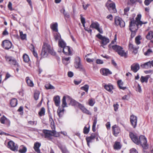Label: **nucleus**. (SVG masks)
<instances>
[{
	"mask_svg": "<svg viewBox=\"0 0 153 153\" xmlns=\"http://www.w3.org/2000/svg\"><path fill=\"white\" fill-rule=\"evenodd\" d=\"M80 20L81 22L82 25V26L84 27H85V18L82 17V14L80 15Z\"/></svg>",
	"mask_w": 153,
	"mask_h": 153,
	"instance_id": "nucleus-47",
	"label": "nucleus"
},
{
	"mask_svg": "<svg viewBox=\"0 0 153 153\" xmlns=\"http://www.w3.org/2000/svg\"><path fill=\"white\" fill-rule=\"evenodd\" d=\"M58 45L59 47L63 48L66 46V43L62 39L59 40V41Z\"/></svg>",
	"mask_w": 153,
	"mask_h": 153,
	"instance_id": "nucleus-32",
	"label": "nucleus"
},
{
	"mask_svg": "<svg viewBox=\"0 0 153 153\" xmlns=\"http://www.w3.org/2000/svg\"><path fill=\"white\" fill-rule=\"evenodd\" d=\"M62 48L63 52L66 55H70L71 54V52L69 46H66Z\"/></svg>",
	"mask_w": 153,
	"mask_h": 153,
	"instance_id": "nucleus-20",
	"label": "nucleus"
},
{
	"mask_svg": "<svg viewBox=\"0 0 153 153\" xmlns=\"http://www.w3.org/2000/svg\"><path fill=\"white\" fill-rule=\"evenodd\" d=\"M112 48L113 49L117 52L121 56L124 57L125 58L127 57V54L123 50V48L122 47L117 45H113Z\"/></svg>",
	"mask_w": 153,
	"mask_h": 153,
	"instance_id": "nucleus-4",
	"label": "nucleus"
},
{
	"mask_svg": "<svg viewBox=\"0 0 153 153\" xmlns=\"http://www.w3.org/2000/svg\"><path fill=\"white\" fill-rule=\"evenodd\" d=\"M130 122L131 125L134 128H135L137 125V117L133 115H132L130 117Z\"/></svg>",
	"mask_w": 153,
	"mask_h": 153,
	"instance_id": "nucleus-11",
	"label": "nucleus"
},
{
	"mask_svg": "<svg viewBox=\"0 0 153 153\" xmlns=\"http://www.w3.org/2000/svg\"><path fill=\"white\" fill-rule=\"evenodd\" d=\"M53 100L54 102L55 105L56 106L59 105L60 103V98L59 96H56L53 97Z\"/></svg>",
	"mask_w": 153,
	"mask_h": 153,
	"instance_id": "nucleus-22",
	"label": "nucleus"
},
{
	"mask_svg": "<svg viewBox=\"0 0 153 153\" xmlns=\"http://www.w3.org/2000/svg\"><path fill=\"white\" fill-rule=\"evenodd\" d=\"M78 107L80 108V109L82 111L84 110V109H85L86 108L84 107V106L82 104H81L80 103L78 105Z\"/></svg>",
	"mask_w": 153,
	"mask_h": 153,
	"instance_id": "nucleus-63",
	"label": "nucleus"
},
{
	"mask_svg": "<svg viewBox=\"0 0 153 153\" xmlns=\"http://www.w3.org/2000/svg\"><path fill=\"white\" fill-rule=\"evenodd\" d=\"M27 149L26 147L22 145L19 147V152L20 153H25L27 152Z\"/></svg>",
	"mask_w": 153,
	"mask_h": 153,
	"instance_id": "nucleus-31",
	"label": "nucleus"
},
{
	"mask_svg": "<svg viewBox=\"0 0 153 153\" xmlns=\"http://www.w3.org/2000/svg\"><path fill=\"white\" fill-rule=\"evenodd\" d=\"M96 137V134L95 133H92L90 137H87L86 138V140L87 142L91 143L93 140H94Z\"/></svg>",
	"mask_w": 153,
	"mask_h": 153,
	"instance_id": "nucleus-21",
	"label": "nucleus"
},
{
	"mask_svg": "<svg viewBox=\"0 0 153 153\" xmlns=\"http://www.w3.org/2000/svg\"><path fill=\"white\" fill-rule=\"evenodd\" d=\"M153 0H145L144 3L146 6H148Z\"/></svg>",
	"mask_w": 153,
	"mask_h": 153,
	"instance_id": "nucleus-59",
	"label": "nucleus"
},
{
	"mask_svg": "<svg viewBox=\"0 0 153 153\" xmlns=\"http://www.w3.org/2000/svg\"><path fill=\"white\" fill-rule=\"evenodd\" d=\"M140 65L138 63H134L131 66V70L134 73L137 72L140 69Z\"/></svg>",
	"mask_w": 153,
	"mask_h": 153,
	"instance_id": "nucleus-14",
	"label": "nucleus"
},
{
	"mask_svg": "<svg viewBox=\"0 0 153 153\" xmlns=\"http://www.w3.org/2000/svg\"><path fill=\"white\" fill-rule=\"evenodd\" d=\"M24 61L25 62H28L29 60L30 59L29 56L26 54H24L23 56Z\"/></svg>",
	"mask_w": 153,
	"mask_h": 153,
	"instance_id": "nucleus-42",
	"label": "nucleus"
},
{
	"mask_svg": "<svg viewBox=\"0 0 153 153\" xmlns=\"http://www.w3.org/2000/svg\"><path fill=\"white\" fill-rule=\"evenodd\" d=\"M0 122L1 123L4 124L8 126H10V120L4 116H3L0 118Z\"/></svg>",
	"mask_w": 153,
	"mask_h": 153,
	"instance_id": "nucleus-13",
	"label": "nucleus"
},
{
	"mask_svg": "<svg viewBox=\"0 0 153 153\" xmlns=\"http://www.w3.org/2000/svg\"><path fill=\"white\" fill-rule=\"evenodd\" d=\"M84 29L85 31H87L88 33H90V34L91 33L92 30L91 29V28H88L87 27H85V26Z\"/></svg>",
	"mask_w": 153,
	"mask_h": 153,
	"instance_id": "nucleus-60",
	"label": "nucleus"
},
{
	"mask_svg": "<svg viewBox=\"0 0 153 153\" xmlns=\"http://www.w3.org/2000/svg\"><path fill=\"white\" fill-rule=\"evenodd\" d=\"M146 38L148 39H151L153 38V32L149 31L146 36Z\"/></svg>",
	"mask_w": 153,
	"mask_h": 153,
	"instance_id": "nucleus-41",
	"label": "nucleus"
},
{
	"mask_svg": "<svg viewBox=\"0 0 153 153\" xmlns=\"http://www.w3.org/2000/svg\"><path fill=\"white\" fill-rule=\"evenodd\" d=\"M106 6L111 13L117 12L115 3L111 0H108L106 4Z\"/></svg>",
	"mask_w": 153,
	"mask_h": 153,
	"instance_id": "nucleus-5",
	"label": "nucleus"
},
{
	"mask_svg": "<svg viewBox=\"0 0 153 153\" xmlns=\"http://www.w3.org/2000/svg\"><path fill=\"white\" fill-rule=\"evenodd\" d=\"M129 30L131 31V38H133L136 35V30H135L133 31L132 28H129Z\"/></svg>",
	"mask_w": 153,
	"mask_h": 153,
	"instance_id": "nucleus-51",
	"label": "nucleus"
},
{
	"mask_svg": "<svg viewBox=\"0 0 153 153\" xmlns=\"http://www.w3.org/2000/svg\"><path fill=\"white\" fill-rule=\"evenodd\" d=\"M114 22L116 25H120L121 27H123L125 26V22L122 19L118 16H116L114 18Z\"/></svg>",
	"mask_w": 153,
	"mask_h": 153,
	"instance_id": "nucleus-9",
	"label": "nucleus"
},
{
	"mask_svg": "<svg viewBox=\"0 0 153 153\" xmlns=\"http://www.w3.org/2000/svg\"><path fill=\"white\" fill-rule=\"evenodd\" d=\"M90 126H89L88 128L86 126H85L83 129V133L85 134H88L89 131Z\"/></svg>",
	"mask_w": 153,
	"mask_h": 153,
	"instance_id": "nucleus-48",
	"label": "nucleus"
},
{
	"mask_svg": "<svg viewBox=\"0 0 153 153\" xmlns=\"http://www.w3.org/2000/svg\"><path fill=\"white\" fill-rule=\"evenodd\" d=\"M140 66L143 68L148 69L151 68L150 61L141 65Z\"/></svg>",
	"mask_w": 153,
	"mask_h": 153,
	"instance_id": "nucleus-26",
	"label": "nucleus"
},
{
	"mask_svg": "<svg viewBox=\"0 0 153 153\" xmlns=\"http://www.w3.org/2000/svg\"><path fill=\"white\" fill-rule=\"evenodd\" d=\"M7 147L13 151H17L18 150V145L12 140L8 142Z\"/></svg>",
	"mask_w": 153,
	"mask_h": 153,
	"instance_id": "nucleus-8",
	"label": "nucleus"
},
{
	"mask_svg": "<svg viewBox=\"0 0 153 153\" xmlns=\"http://www.w3.org/2000/svg\"><path fill=\"white\" fill-rule=\"evenodd\" d=\"M5 58L6 61L10 64L13 65L14 66H19V64L16 60L13 57L6 55Z\"/></svg>",
	"mask_w": 153,
	"mask_h": 153,
	"instance_id": "nucleus-7",
	"label": "nucleus"
},
{
	"mask_svg": "<svg viewBox=\"0 0 153 153\" xmlns=\"http://www.w3.org/2000/svg\"><path fill=\"white\" fill-rule=\"evenodd\" d=\"M122 146L120 142L116 141L114 143L113 147L114 149L115 150H119L121 149Z\"/></svg>",
	"mask_w": 153,
	"mask_h": 153,
	"instance_id": "nucleus-23",
	"label": "nucleus"
},
{
	"mask_svg": "<svg viewBox=\"0 0 153 153\" xmlns=\"http://www.w3.org/2000/svg\"><path fill=\"white\" fill-rule=\"evenodd\" d=\"M100 71L101 74L104 76H107L112 74L111 72L107 68H102L100 70Z\"/></svg>",
	"mask_w": 153,
	"mask_h": 153,
	"instance_id": "nucleus-16",
	"label": "nucleus"
},
{
	"mask_svg": "<svg viewBox=\"0 0 153 153\" xmlns=\"http://www.w3.org/2000/svg\"><path fill=\"white\" fill-rule=\"evenodd\" d=\"M74 66L76 68L79 69L80 71H85V68L81 64V59L79 56L76 57L75 59Z\"/></svg>",
	"mask_w": 153,
	"mask_h": 153,
	"instance_id": "nucleus-6",
	"label": "nucleus"
},
{
	"mask_svg": "<svg viewBox=\"0 0 153 153\" xmlns=\"http://www.w3.org/2000/svg\"><path fill=\"white\" fill-rule=\"evenodd\" d=\"M112 128L113 135L116 137L117 136L120 131V128L117 125H115L112 126Z\"/></svg>",
	"mask_w": 153,
	"mask_h": 153,
	"instance_id": "nucleus-12",
	"label": "nucleus"
},
{
	"mask_svg": "<svg viewBox=\"0 0 153 153\" xmlns=\"http://www.w3.org/2000/svg\"><path fill=\"white\" fill-rule=\"evenodd\" d=\"M52 131H50L47 130H43V132L45 134V138L50 139H52V134H51Z\"/></svg>",
	"mask_w": 153,
	"mask_h": 153,
	"instance_id": "nucleus-15",
	"label": "nucleus"
},
{
	"mask_svg": "<svg viewBox=\"0 0 153 153\" xmlns=\"http://www.w3.org/2000/svg\"><path fill=\"white\" fill-rule=\"evenodd\" d=\"M57 113L59 117H62L64 114V109H61V108H59L57 110Z\"/></svg>",
	"mask_w": 153,
	"mask_h": 153,
	"instance_id": "nucleus-37",
	"label": "nucleus"
},
{
	"mask_svg": "<svg viewBox=\"0 0 153 153\" xmlns=\"http://www.w3.org/2000/svg\"><path fill=\"white\" fill-rule=\"evenodd\" d=\"M41 146V144L40 143L36 142L34 143L33 148L35 152L37 153H40L41 152L39 149V148Z\"/></svg>",
	"mask_w": 153,
	"mask_h": 153,
	"instance_id": "nucleus-19",
	"label": "nucleus"
},
{
	"mask_svg": "<svg viewBox=\"0 0 153 153\" xmlns=\"http://www.w3.org/2000/svg\"><path fill=\"white\" fill-rule=\"evenodd\" d=\"M96 36L100 40L99 42L101 45L100 46L105 48V45L110 42L109 39L105 36H103L100 33L97 34Z\"/></svg>",
	"mask_w": 153,
	"mask_h": 153,
	"instance_id": "nucleus-3",
	"label": "nucleus"
},
{
	"mask_svg": "<svg viewBox=\"0 0 153 153\" xmlns=\"http://www.w3.org/2000/svg\"><path fill=\"white\" fill-rule=\"evenodd\" d=\"M137 2H138L139 3L141 4L142 3V1L141 0H129L127 4L131 6H133Z\"/></svg>",
	"mask_w": 153,
	"mask_h": 153,
	"instance_id": "nucleus-25",
	"label": "nucleus"
},
{
	"mask_svg": "<svg viewBox=\"0 0 153 153\" xmlns=\"http://www.w3.org/2000/svg\"><path fill=\"white\" fill-rule=\"evenodd\" d=\"M47 52L51 53V54L54 55L55 53L51 49L50 45L45 43L44 44L42 50L41 55L43 58L46 57L48 55Z\"/></svg>",
	"mask_w": 153,
	"mask_h": 153,
	"instance_id": "nucleus-2",
	"label": "nucleus"
},
{
	"mask_svg": "<svg viewBox=\"0 0 153 153\" xmlns=\"http://www.w3.org/2000/svg\"><path fill=\"white\" fill-rule=\"evenodd\" d=\"M100 25V24L97 22H93L90 26V27L96 29Z\"/></svg>",
	"mask_w": 153,
	"mask_h": 153,
	"instance_id": "nucleus-28",
	"label": "nucleus"
},
{
	"mask_svg": "<svg viewBox=\"0 0 153 153\" xmlns=\"http://www.w3.org/2000/svg\"><path fill=\"white\" fill-rule=\"evenodd\" d=\"M141 18V15L140 14H138L137 17L135 18V20L136 22H137V24H139L140 26H141L143 24H146L147 23V22H143L142 21H140V19Z\"/></svg>",
	"mask_w": 153,
	"mask_h": 153,
	"instance_id": "nucleus-18",
	"label": "nucleus"
},
{
	"mask_svg": "<svg viewBox=\"0 0 153 153\" xmlns=\"http://www.w3.org/2000/svg\"><path fill=\"white\" fill-rule=\"evenodd\" d=\"M54 37L56 41L59 40L61 39V36L60 33L58 32L54 34Z\"/></svg>",
	"mask_w": 153,
	"mask_h": 153,
	"instance_id": "nucleus-38",
	"label": "nucleus"
},
{
	"mask_svg": "<svg viewBox=\"0 0 153 153\" xmlns=\"http://www.w3.org/2000/svg\"><path fill=\"white\" fill-rule=\"evenodd\" d=\"M152 52V49H148L147 51L144 53V55L146 56H149L150 54Z\"/></svg>",
	"mask_w": 153,
	"mask_h": 153,
	"instance_id": "nucleus-57",
	"label": "nucleus"
},
{
	"mask_svg": "<svg viewBox=\"0 0 153 153\" xmlns=\"http://www.w3.org/2000/svg\"><path fill=\"white\" fill-rule=\"evenodd\" d=\"M26 80L27 84L28 86L31 87L33 86L34 84L33 82L29 79L28 77H26Z\"/></svg>",
	"mask_w": 153,
	"mask_h": 153,
	"instance_id": "nucleus-36",
	"label": "nucleus"
},
{
	"mask_svg": "<svg viewBox=\"0 0 153 153\" xmlns=\"http://www.w3.org/2000/svg\"><path fill=\"white\" fill-rule=\"evenodd\" d=\"M95 103L94 100L89 99V105L91 106H93Z\"/></svg>",
	"mask_w": 153,
	"mask_h": 153,
	"instance_id": "nucleus-55",
	"label": "nucleus"
},
{
	"mask_svg": "<svg viewBox=\"0 0 153 153\" xmlns=\"http://www.w3.org/2000/svg\"><path fill=\"white\" fill-rule=\"evenodd\" d=\"M129 10L130 7H127L124 8V15L128 16V12L129 11Z\"/></svg>",
	"mask_w": 153,
	"mask_h": 153,
	"instance_id": "nucleus-52",
	"label": "nucleus"
},
{
	"mask_svg": "<svg viewBox=\"0 0 153 153\" xmlns=\"http://www.w3.org/2000/svg\"><path fill=\"white\" fill-rule=\"evenodd\" d=\"M136 91L139 92V93H141L142 92V90L141 87L139 84H138L137 87H136Z\"/></svg>",
	"mask_w": 153,
	"mask_h": 153,
	"instance_id": "nucleus-58",
	"label": "nucleus"
},
{
	"mask_svg": "<svg viewBox=\"0 0 153 153\" xmlns=\"http://www.w3.org/2000/svg\"><path fill=\"white\" fill-rule=\"evenodd\" d=\"M62 106L63 108H64L67 106V103L66 101V97L64 96L62 100Z\"/></svg>",
	"mask_w": 153,
	"mask_h": 153,
	"instance_id": "nucleus-46",
	"label": "nucleus"
},
{
	"mask_svg": "<svg viewBox=\"0 0 153 153\" xmlns=\"http://www.w3.org/2000/svg\"><path fill=\"white\" fill-rule=\"evenodd\" d=\"M129 136L132 141L136 144L140 145L145 149H146L148 148V145L147 143V140L144 136L140 135L138 139L136 135L131 132H130Z\"/></svg>",
	"mask_w": 153,
	"mask_h": 153,
	"instance_id": "nucleus-1",
	"label": "nucleus"
},
{
	"mask_svg": "<svg viewBox=\"0 0 153 153\" xmlns=\"http://www.w3.org/2000/svg\"><path fill=\"white\" fill-rule=\"evenodd\" d=\"M89 85L86 84L84 86L81 87V89L85 91L86 92L88 93L89 89Z\"/></svg>",
	"mask_w": 153,
	"mask_h": 153,
	"instance_id": "nucleus-44",
	"label": "nucleus"
},
{
	"mask_svg": "<svg viewBox=\"0 0 153 153\" xmlns=\"http://www.w3.org/2000/svg\"><path fill=\"white\" fill-rule=\"evenodd\" d=\"M51 133L52 136H54L55 137H58L59 136V132H57L55 131V129H52Z\"/></svg>",
	"mask_w": 153,
	"mask_h": 153,
	"instance_id": "nucleus-43",
	"label": "nucleus"
},
{
	"mask_svg": "<svg viewBox=\"0 0 153 153\" xmlns=\"http://www.w3.org/2000/svg\"><path fill=\"white\" fill-rule=\"evenodd\" d=\"M128 46L129 49L133 50V51L135 53H137V48L134 47V45L130 42L129 43Z\"/></svg>",
	"mask_w": 153,
	"mask_h": 153,
	"instance_id": "nucleus-35",
	"label": "nucleus"
},
{
	"mask_svg": "<svg viewBox=\"0 0 153 153\" xmlns=\"http://www.w3.org/2000/svg\"><path fill=\"white\" fill-rule=\"evenodd\" d=\"M20 35L21 39H25L26 37V34H23L22 31L20 32Z\"/></svg>",
	"mask_w": 153,
	"mask_h": 153,
	"instance_id": "nucleus-56",
	"label": "nucleus"
},
{
	"mask_svg": "<svg viewBox=\"0 0 153 153\" xmlns=\"http://www.w3.org/2000/svg\"><path fill=\"white\" fill-rule=\"evenodd\" d=\"M49 121L51 124V126L52 129H55V125L54 121L52 118L51 116L49 115Z\"/></svg>",
	"mask_w": 153,
	"mask_h": 153,
	"instance_id": "nucleus-30",
	"label": "nucleus"
},
{
	"mask_svg": "<svg viewBox=\"0 0 153 153\" xmlns=\"http://www.w3.org/2000/svg\"><path fill=\"white\" fill-rule=\"evenodd\" d=\"M104 88L109 92H111L113 89V87L112 85L108 84L107 85H105L104 86Z\"/></svg>",
	"mask_w": 153,
	"mask_h": 153,
	"instance_id": "nucleus-29",
	"label": "nucleus"
},
{
	"mask_svg": "<svg viewBox=\"0 0 153 153\" xmlns=\"http://www.w3.org/2000/svg\"><path fill=\"white\" fill-rule=\"evenodd\" d=\"M45 87L47 89H54V87L50 84L46 85Z\"/></svg>",
	"mask_w": 153,
	"mask_h": 153,
	"instance_id": "nucleus-50",
	"label": "nucleus"
},
{
	"mask_svg": "<svg viewBox=\"0 0 153 153\" xmlns=\"http://www.w3.org/2000/svg\"><path fill=\"white\" fill-rule=\"evenodd\" d=\"M97 122V117H94V120L93 125H92V131L94 132H95L96 131V126Z\"/></svg>",
	"mask_w": 153,
	"mask_h": 153,
	"instance_id": "nucleus-34",
	"label": "nucleus"
},
{
	"mask_svg": "<svg viewBox=\"0 0 153 153\" xmlns=\"http://www.w3.org/2000/svg\"><path fill=\"white\" fill-rule=\"evenodd\" d=\"M149 77L148 76H142L140 79V81L142 82H147Z\"/></svg>",
	"mask_w": 153,
	"mask_h": 153,
	"instance_id": "nucleus-39",
	"label": "nucleus"
},
{
	"mask_svg": "<svg viewBox=\"0 0 153 153\" xmlns=\"http://www.w3.org/2000/svg\"><path fill=\"white\" fill-rule=\"evenodd\" d=\"M40 93L39 92H36L34 93V98L36 100H37L39 98Z\"/></svg>",
	"mask_w": 153,
	"mask_h": 153,
	"instance_id": "nucleus-53",
	"label": "nucleus"
},
{
	"mask_svg": "<svg viewBox=\"0 0 153 153\" xmlns=\"http://www.w3.org/2000/svg\"><path fill=\"white\" fill-rule=\"evenodd\" d=\"M141 36H138L136 37L135 39V42L136 44L137 45H139L140 44V41L141 39Z\"/></svg>",
	"mask_w": 153,
	"mask_h": 153,
	"instance_id": "nucleus-45",
	"label": "nucleus"
},
{
	"mask_svg": "<svg viewBox=\"0 0 153 153\" xmlns=\"http://www.w3.org/2000/svg\"><path fill=\"white\" fill-rule=\"evenodd\" d=\"M71 103L72 105L78 106L79 103L74 100H71Z\"/></svg>",
	"mask_w": 153,
	"mask_h": 153,
	"instance_id": "nucleus-49",
	"label": "nucleus"
},
{
	"mask_svg": "<svg viewBox=\"0 0 153 153\" xmlns=\"http://www.w3.org/2000/svg\"><path fill=\"white\" fill-rule=\"evenodd\" d=\"M117 85L121 89L124 90L126 88V87H123V82L121 80H119L117 81Z\"/></svg>",
	"mask_w": 153,
	"mask_h": 153,
	"instance_id": "nucleus-27",
	"label": "nucleus"
},
{
	"mask_svg": "<svg viewBox=\"0 0 153 153\" xmlns=\"http://www.w3.org/2000/svg\"><path fill=\"white\" fill-rule=\"evenodd\" d=\"M130 153H138V152L134 148H132L130 150Z\"/></svg>",
	"mask_w": 153,
	"mask_h": 153,
	"instance_id": "nucleus-64",
	"label": "nucleus"
},
{
	"mask_svg": "<svg viewBox=\"0 0 153 153\" xmlns=\"http://www.w3.org/2000/svg\"><path fill=\"white\" fill-rule=\"evenodd\" d=\"M78 107L80 108V109L82 111L84 110V109H85L86 108L84 107V106L82 104H81L80 103L78 105Z\"/></svg>",
	"mask_w": 153,
	"mask_h": 153,
	"instance_id": "nucleus-61",
	"label": "nucleus"
},
{
	"mask_svg": "<svg viewBox=\"0 0 153 153\" xmlns=\"http://www.w3.org/2000/svg\"><path fill=\"white\" fill-rule=\"evenodd\" d=\"M51 29L54 31L56 32H58V24L57 22L51 24L50 25Z\"/></svg>",
	"mask_w": 153,
	"mask_h": 153,
	"instance_id": "nucleus-24",
	"label": "nucleus"
},
{
	"mask_svg": "<svg viewBox=\"0 0 153 153\" xmlns=\"http://www.w3.org/2000/svg\"><path fill=\"white\" fill-rule=\"evenodd\" d=\"M10 104L12 107H15L17 104V100L15 98L12 99L10 102Z\"/></svg>",
	"mask_w": 153,
	"mask_h": 153,
	"instance_id": "nucleus-33",
	"label": "nucleus"
},
{
	"mask_svg": "<svg viewBox=\"0 0 153 153\" xmlns=\"http://www.w3.org/2000/svg\"><path fill=\"white\" fill-rule=\"evenodd\" d=\"M62 153H69L66 148L65 147H62L60 148Z\"/></svg>",
	"mask_w": 153,
	"mask_h": 153,
	"instance_id": "nucleus-54",
	"label": "nucleus"
},
{
	"mask_svg": "<svg viewBox=\"0 0 153 153\" xmlns=\"http://www.w3.org/2000/svg\"><path fill=\"white\" fill-rule=\"evenodd\" d=\"M1 46L5 49L9 50L11 48L12 44L10 41L6 40L2 42Z\"/></svg>",
	"mask_w": 153,
	"mask_h": 153,
	"instance_id": "nucleus-10",
	"label": "nucleus"
},
{
	"mask_svg": "<svg viewBox=\"0 0 153 153\" xmlns=\"http://www.w3.org/2000/svg\"><path fill=\"white\" fill-rule=\"evenodd\" d=\"M135 25H136L137 27V28L136 29V30H137L138 29V27L140 25L137 24V22L134 20V19H131L130 20V22H129V28H132V29L133 28V27L135 26Z\"/></svg>",
	"mask_w": 153,
	"mask_h": 153,
	"instance_id": "nucleus-17",
	"label": "nucleus"
},
{
	"mask_svg": "<svg viewBox=\"0 0 153 153\" xmlns=\"http://www.w3.org/2000/svg\"><path fill=\"white\" fill-rule=\"evenodd\" d=\"M78 107L80 108V109L82 111L84 110V109H85L86 108L84 107V106L82 104H81L80 103L78 105Z\"/></svg>",
	"mask_w": 153,
	"mask_h": 153,
	"instance_id": "nucleus-62",
	"label": "nucleus"
},
{
	"mask_svg": "<svg viewBox=\"0 0 153 153\" xmlns=\"http://www.w3.org/2000/svg\"><path fill=\"white\" fill-rule=\"evenodd\" d=\"M45 109L44 108L42 107L39 112L38 114L40 116L42 117L45 115Z\"/></svg>",
	"mask_w": 153,
	"mask_h": 153,
	"instance_id": "nucleus-40",
	"label": "nucleus"
}]
</instances>
